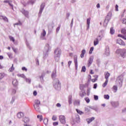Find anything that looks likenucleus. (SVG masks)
I'll return each mask as SVG.
<instances>
[{"label":"nucleus","instance_id":"38","mask_svg":"<svg viewBox=\"0 0 126 126\" xmlns=\"http://www.w3.org/2000/svg\"><path fill=\"white\" fill-rule=\"evenodd\" d=\"M69 104H71L72 103V96H69L68 98Z\"/></svg>","mask_w":126,"mask_h":126},{"label":"nucleus","instance_id":"55","mask_svg":"<svg viewBox=\"0 0 126 126\" xmlns=\"http://www.w3.org/2000/svg\"><path fill=\"white\" fill-rule=\"evenodd\" d=\"M15 25L21 26V25H22V23H21L20 21H19L18 23H16V24H15Z\"/></svg>","mask_w":126,"mask_h":126},{"label":"nucleus","instance_id":"22","mask_svg":"<svg viewBox=\"0 0 126 126\" xmlns=\"http://www.w3.org/2000/svg\"><path fill=\"white\" fill-rule=\"evenodd\" d=\"M0 19H3V20H4V21H6L7 22L8 21V19H7V18L5 16H0Z\"/></svg>","mask_w":126,"mask_h":126},{"label":"nucleus","instance_id":"44","mask_svg":"<svg viewBox=\"0 0 126 126\" xmlns=\"http://www.w3.org/2000/svg\"><path fill=\"white\" fill-rule=\"evenodd\" d=\"M76 111L78 113V114H79V115H82V114H83V112H82V111L78 109H76Z\"/></svg>","mask_w":126,"mask_h":126},{"label":"nucleus","instance_id":"10","mask_svg":"<svg viewBox=\"0 0 126 126\" xmlns=\"http://www.w3.org/2000/svg\"><path fill=\"white\" fill-rule=\"evenodd\" d=\"M121 55L122 56V58H125V56L126 55V50L125 49L121 50Z\"/></svg>","mask_w":126,"mask_h":126},{"label":"nucleus","instance_id":"48","mask_svg":"<svg viewBox=\"0 0 126 126\" xmlns=\"http://www.w3.org/2000/svg\"><path fill=\"white\" fill-rule=\"evenodd\" d=\"M104 99H109L110 96L108 94H105L104 95Z\"/></svg>","mask_w":126,"mask_h":126},{"label":"nucleus","instance_id":"18","mask_svg":"<svg viewBox=\"0 0 126 126\" xmlns=\"http://www.w3.org/2000/svg\"><path fill=\"white\" fill-rule=\"evenodd\" d=\"M34 103L35 104L33 105V106H39L40 104V100L36 99L34 101Z\"/></svg>","mask_w":126,"mask_h":126},{"label":"nucleus","instance_id":"26","mask_svg":"<svg viewBox=\"0 0 126 126\" xmlns=\"http://www.w3.org/2000/svg\"><path fill=\"white\" fill-rule=\"evenodd\" d=\"M25 79L27 83H28V84H31V79L27 78L26 77V78Z\"/></svg>","mask_w":126,"mask_h":126},{"label":"nucleus","instance_id":"16","mask_svg":"<svg viewBox=\"0 0 126 126\" xmlns=\"http://www.w3.org/2000/svg\"><path fill=\"white\" fill-rule=\"evenodd\" d=\"M99 44V39L98 38H95L94 41V46H97Z\"/></svg>","mask_w":126,"mask_h":126},{"label":"nucleus","instance_id":"34","mask_svg":"<svg viewBox=\"0 0 126 126\" xmlns=\"http://www.w3.org/2000/svg\"><path fill=\"white\" fill-rule=\"evenodd\" d=\"M110 34H111V35L115 34V30H114V28H111L110 29Z\"/></svg>","mask_w":126,"mask_h":126},{"label":"nucleus","instance_id":"32","mask_svg":"<svg viewBox=\"0 0 126 126\" xmlns=\"http://www.w3.org/2000/svg\"><path fill=\"white\" fill-rule=\"evenodd\" d=\"M108 82H109V80H106L105 82L103 84L102 87H106V86H107V84H108Z\"/></svg>","mask_w":126,"mask_h":126},{"label":"nucleus","instance_id":"54","mask_svg":"<svg viewBox=\"0 0 126 126\" xmlns=\"http://www.w3.org/2000/svg\"><path fill=\"white\" fill-rule=\"evenodd\" d=\"M115 10L116 11H119V5L118 4H116L115 6Z\"/></svg>","mask_w":126,"mask_h":126},{"label":"nucleus","instance_id":"31","mask_svg":"<svg viewBox=\"0 0 126 126\" xmlns=\"http://www.w3.org/2000/svg\"><path fill=\"white\" fill-rule=\"evenodd\" d=\"M48 122H49V120H48L47 118H45L43 120V123H44V125H45V126L48 125Z\"/></svg>","mask_w":126,"mask_h":126},{"label":"nucleus","instance_id":"37","mask_svg":"<svg viewBox=\"0 0 126 126\" xmlns=\"http://www.w3.org/2000/svg\"><path fill=\"white\" fill-rule=\"evenodd\" d=\"M13 70H14V67H13V64H12L11 67H10L9 69V71H10V72H12V71H13Z\"/></svg>","mask_w":126,"mask_h":126},{"label":"nucleus","instance_id":"63","mask_svg":"<svg viewBox=\"0 0 126 126\" xmlns=\"http://www.w3.org/2000/svg\"><path fill=\"white\" fill-rule=\"evenodd\" d=\"M36 64H37V65H39V60L38 59H36Z\"/></svg>","mask_w":126,"mask_h":126},{"label":"nucleus","instance_id":"23","mask_svg":"<svg viewBox=\"0 0 126 126\" xmlns=\"http://www.w3.org/2000/svg\"><path fill=\"white\" fill-rule=\"evenodd\" d=\"M85 53H86V51L85 50V49H84L82 51L81 54L80 55L81 58H82L84 57V55H85Z\"/></svg>","mask_w":126,"mask_h":126},{"label":"nucleus","instance_id":"51","mask_svg":"<svg viewBox=\"0 0 126 126\" xmlns=\"http://www.w3.org/2000/svg\"><path fill=\"white\" fill-rule=\"evenodd\" d=\"M12 1H10L8 3L9 5H10V6H11L12 7V9L13 10V5H12V4H11Z\"/></svg>","mask_w":126,"mask_h":126},{"label":"nucleus","instance_id":"5","mask_svg":"<svg viewBox=\"0 0 126 126\" xmlns=\"http://www.w3.org/2000/svg\"><path fill=\"white\" fill-rule=\"evenodd\" d=\"M21 12H22V13H23L27 18H29V12H28V11H26L24 10V9H22L21 10Z\"/></svg>","mask_w":126,"mask_h":126},{"label":"nucleus","instance_id":"49","mask_svg":"<svg viewBox=\"0 0 126 126\" xmlns=\"http://www.w3.org/2000/svg\"><path fill=\"white\" fill-rule=\"evenodd\" d=\"M85 100L87 102V103H89V102H90V99L88 97H85Z\"/></svg>","mask_w":126,"mask_h":126},{"label":"nucleus","instance_id":"56","mask_svg":"<svg viewBox=\"0 0 126 126\" xmlns=\"http://www.w3.org/2000/svg\"><path fill=\"white\" fill-rule=\"evenodd\" d=\"M87 95L89 96L90 95V89H88L87 91Z\"/></svg>","mask_w":126,"mask_h":126},{"label":"nucleus","instance_id":"39","mask_svg":"<svg viewBox=\"0 0 126 126\" xmlns=\"http://www.w3.org/2000/svg\"><path fill=\"white\" fill-rule=\"evenodd\" d=\"M9 39H10V41H12L13 43H14V42L15 41V40L14 39V37L11 36H9Z\"/></svg>","mask_w":126,"mask_h":126},{"label":"nucleus","instance_id":"52","mask_svg":"<svg viewBox=\"0 0 126 126\" xmlns=\"http://www.w3.org/2000/svg\"><path fill=\"white\" fill-rule=\"evenodd\" d=\"M12 50L14 52V53H15V54L17 53V51H18L17 48H14V47H12Z\"/></svg>","mask_w":126,"mask_h":126},{"label":"nucleus","instance_id":"25","mask_svg":"<svg viewBox=\"0 0 126 126\" xmlns=\"http://www.w3.org/2000/svg\"><path fill=\"white\" fill-rule=\"evenodd\" d=\"M23 122H24L25 124H26V123H29V118H28V117H24Z\"/></svg>","mask_w":126,"mask_h":126},{"label":"nucleus","instance_id":"50","mask_svg":"<svg viewBox=\"0 0 126 126\" xmlns=\"http://www.w3.org/2000/svg\"><path fill=\"white\" fill-rule=\"evenodd\" d=\"M84 87H85L84 85H80V89L81 90H83V89H84Z\"/></svg>","mask_w":126,"mask_h":126},{"label":"nucleus","instance_id":"7","mask_svg":"<svg viewBox=\"0 0 126 126\" xmlns=\"http://www.w3.org/2000/svg\"><path fill=\"white\" fill-rule=\"evenodd\" d=\"M116 42L117 44H119V45H122V46H126V43H125V42H124V41H123L120 38L118 39Z\"/></svg>","mask_w":126,"mask_h":126},{"label":"nucleus","instance_id":"40","mask_svg":"<svg viewBox=\"0 0 126 126\" xmlns=\"http://www.w3.org/2000/svg\"><path fill=\"white\" fill-rule=\"evenodd\" d=\"M81 71L82 72H85L86 71V67L85 66H84L82 67Z\"/></svg>","mask_w":126,"mask_h":126},{"label":"nucleus","instance_id":"19","mask_svg":"<svg viewBox=\"0 0 126 126\" xmlns=\"http://www.w3.org/2000/svg\"><path fill=\"white\" fill-rule=\"evenodd\" d=\"M59 121L61 123V124H63V116L60 115L59 116Z\"/></svg>","mask_w":126,"mask_h":126},{"label":"nucleus","instance_id":"8","mask_svg":"<svg viewBox=\"0 0 126 126\" xmlns=\"http://www.w3.org/2000/svg\"><path fill=\"white\" fill-rule=\"evenodd\" d=\"M17 117L18 119H22V118L24 117V113H23V112H19L17 114Z\"/></svg>","mask_w":126,"mask_h":126},{"label":"nucleus","instance_id":"47","mask_svg":"<svg viewBox=\"0 0 126 126\" xmlns=\"http://www.w3.org/2000/svg\"><path fill=\"white\" fill-rule=\"evenodd\" d=\"M4 77V73H0V79H2Z\"/></svg>","mask_w":126,"mask_h":126},{"label":"nucleus","instance_id":"59","mask_svg":"<svg viewBox=\"0 0 126 126\" xmlns=\"http://www.w3.org/2000/svg\"><path fill=\"white\" fill-rule=\"evenodd\" d=\"M15 100V97H13L12 98V100L11 101V104H13V103L14 102Z\"/></svg>","mask_w":126,"mask_h":126},{"label":"nucleus","instance_id":"14","mask_svg":"<svg viewBox=\"0 0 126 126\" xmlns=\"http://www.w3.org/2000/svg\"><path fill=\"white\" fill-rule=\"evenodd\" d=\"M12 84L14 86H17L18 85V82L16 79H14L12 81Z\"/></svg>","mask_w":126,"mask_h":126},{"label":"nucleus","instance_id":"35","mask_svg":"<svg viewBox=\"0 0 126 126\" xmlns=\"http://www.w3.org/2000/svg\"><path fill=\"white\" fill-rule=\"evenodd\" d=\"M94 76L95 77V78L92 79V82H95L97 80V78H98V76L97 75H95Z\"/></svg>","mask_w":126,"mask_h":126},{"label":"nucleus","instance_id":"45","mask_svg":"<svg viewBox=\"0 0 126 126\" xmlns=\"http://www.w3.org/2000/svg\"><path fill=\"white\" fill-rule=\"evenodd\" d=\"M57 115H53L52 116V120H53V121H57Z\"/></svg>","mask_w":126,"mask_h":126},{"label":"nucleus","instance_id":"30","mask_svg":"<svg viewBox=\"0 0 126 126\" xmlns=\"http://www.w3.org/2000/svg\"><path fill=\"white\" fill-rule=\"evenodd\" d=\"M17 75L19 77H22V78H24V79L26 78V76L23 74H18Z\"/></svg>","mask_w":126,"mask_h":126},{"label":"nucleus","instance_id":"24","mask_svg":"<svg viewBox=\"0 0 126 126\" xmlns=\"http://www.w3.org/2000/svg\"><path fill=\"white\" fill-rule=\"evenodd\" d=\"M79 95L81 98H83V97L86 95V93L81 91V93H80Z\"/></svg>","mask_w":126,"mask_h":126},{"label":"nucleus","instance_id":"4","mask_svg":"<svg viewBox=\"0 0 126 126\" xmlns=\"http://www.w3.org/2000/svg\"><path fill=\"white\" fill-rule=\"evenodd\" d=\"M112 15H113V14L111 12H109L107 15L106 16L105 19L104 20V23L106 24V25L109 23V21L111 20V17H112Z\"/></svg>","mask_w":126,"mask_h":126},{"label":"nucleus","instance_id":"61","mask_svg":"<svg viewBox=\"0 0 126 126\" xmlns=\"http://www.w3.org/2000/svg\"><path fill=\"white\" fill-rule=\"evenodd\" d=\"M94 99L95 100H98V96L97 95H94Z\"/></svg>","mask_w":126,"mask_h":126},{"label":"nucleus","instance_id":"53","mask_svg":"<svg viewBox=\"0 0 126 126\" xmlns=\"http://www.w3.org/2000/svg\"><path fill=\"white\" fill-rule=\"evenodd\" d=\"M8 56L9 57V59H12V54L11 53H7Z\"/></svg>","mask_w":126,"mask_h":126},{"label":"nucleus","instance_id":"9","mask_svg":"<svg viewBox=\"0 0 126 126\" xmlns=\"http://www.w3.org/2000/svg\"><path fill=\"white\" fill-rule=\"evenodd\" d=\"M51 77L53 79H55L57 77V70L56 69L53 71Z\"/></svg>","mask_w":126,"mask_h":126},{"label":"nucleus","instance_id":"43","mask_svg":"<svg viewBox=\"0 0 126 126\" xmlns=\"http://www.w3.org/2000/svg\"><path fill=\"white\" fill-rule=\"evenodd\" d=\"M44 76H45V73H42L41 75L39 77L40 80H43Z\"/></svg>","mask_w":126,"mask_h":126},{"label":"nucleus","instance_id":"15","mask_svg":"<svg viewBox=\"0 0 126 126\" xmlns=\"http://www.w3.org/2000/svg\"><path fill=\"white\" fill-rule=\"evenodd\" d=\"M74 63H75V67L76 69H77V57L74 58Z\"/></svg>","mask_w":126,"mask_h":126},{"label":"nucleus","instance_id":"28","mask_svg":"<svg viewBox=\"0 0 126 126\" xmlns=\"http://www.w3.org/2000/svg\"><path fill=\"white\" fill-rule=\"evenodd\" d=\"M124 78V76L121 75L117 78V80H120L121 81H123V79Z\"/></svg>","mask_w":126,"mask_h":126},{"label":"nucleus","instance_id":"29","mask_svg":"<svg viewBox=\"0 0 126 126\" xmlns=\"http://www.w3.org/2000/svg\"><path fill=\"white\" fill-rule=\"evenodd\" d=\"M114 92L116 93L118 91V87L117 86H114L112 88Z\"/></svg>","mask_w":126,"mask_h":126},{"label":"nucleus","instance_id":"13","mask_svg":"<svg viewBox=\"0 0 126 126\" xmlns=\"http://www.w3.org/2000/svg\"><path fill=\"white\" fill-rule=\"evenodd\" d=\"M92 63H93V58H92V57H90L88 60L89 66H90V65L92 64Z\"/></svg>","mask_w":126,"mask_h":126},{"label":"nucleus","instance_id":"20","mask_svg":"<svg viewBox=\"0 0 126 126\" xmlns=\"http://www.w3.org/2000/svg\"><path fill=\"white\" fill-rule=\"evenodd\" d=\"M33 107L36 112H40V106L39 105H33Z\"/></svg>","mask_w":126,"mask_h":126},{"label":"nucleus","instance_id":"36","mask_svg":"<svg viewBox=\"0 0 126 126\" xmlns=\"http://www.w3.org/2000/svg\"><path fill=\"white\" fill-rule=\"evenodd\" d=\"M26 45L27 46V48H28L29 50H32V47H31V46H30V44L28 42H26Z\"/></svg>","mask_w":126,"mask_h":126},{"label":"nucleus","instance_id":"33","mask_svg":"<svg viewBox=\"0 0 126 126\" xmlns=\"http://www.w3.org/2000/svg\"><path fill=\"white\" fill-rule=\"evenodd\" d=\"M37 119H39V121L40 122H42V121H43V116H42V115H37Z\"/></svg>","mask_w":126,"mask_h":126},{"label":"nucleus","instance_id":"57","mask_svg":"<svg viewBox=\"0 0 126 126\" xmlns=\"http://www.w3.org/2000/svg\"><path fill=\"white\" fill-rule=\"evenodd\" d=\"M30 2L32 4H34V3H35V0H30Z\"/></svg>","mask_w":126,"mask_h":126},{"label":"nucleus","instance_id":"62","mask_svg":"<svg viewBox=\"0 0 126 126\" xmlns=\"http://www.w3.org/2000/svg\"><path fill=\"white\" fill-rule=\"evenodd\" d=\"M33 94L34 96H37V92L36 91H34L33 92Z\"/></svg>","mask_w":126,"mask_h":126},{"label":"nucleus","instance_id":"3","mask_svg":"<svg viewBox=\"0 0 126 126\" xmlns=\"http://www.w3.org/2000/svg\"><path fill=\"white\" fill-rule=\"evenodd\" d=\"M55 54V59L57 62L59 61L60 59V57H61V55H62V50L61 49L58 48L56 49H55L54 51Z\"/></svg>","mask_w":126,"mask_h":126},{"label":"nucleus","instance_id":"42","mask_svg":"<svg viewBox=\"0 0 126 126\" xmlns=\"http://www.w3.org/2000/svg\"><path fill=\"white\" fill-rule=\"evenodd\" d=\"M93 51H94V47H92L90 48V51H89V54H92V52H93Z\"/></svg>","mask_w":126,"mask_h":126},{"label":"nucleus","instance_id":"58","mask_svg":"<svg viewBox=\"0 0 126 126\" xmlns=\"http://www.w3.org/2000/svg\"><path fill=\"white\" fill-rule=\"evenodd\" d=\"M53 126H58L59 125V122H54L53 124Z\"/></svg>","mask_w":126,"mask_h":126},{"label":"nucleus","instance_id":"12","mask_svg":"<svg viewBox=\"0 0 126 126\" xmlns=\"http://www.w3.org/2000/svg\"><path fill=\"white\" fill-rule=\"evenodd\" d=\"M94 120H95V118L92 117L91 118L87 119L86 120V121H87L88 124H90V123H91V122H93V121H94Z\"/></svg>","mask_w":126,"mask_h":126},{"label":"nucleus","instance_id":"6","mask_svg":"<svg viewBox=\"0 0 126 126\" xmlns=\"http://www.w3.org/2000/svg\"><path fill=\"white\" fill-rule=\"evenodd\" d=\"M45 8V3H43L41 4L40 6V9L39 12V15L41 16L42 14V12H43V10H44V8Z\"/></svg>","mask_w":126,"mask_h":126},{"label":"nucleus","instance_id":"46","mask_svg":"<svg viewBox=\"0 0 126 126\" xmlns=\"http://www.w3.org/2000/svg\"><path fill=\"white\" fill-rule=\"evenodd\" d=\"M12 94H15L16 93V90L14 89H12L11 90Z\"/></svg>","mask_w":126,"mask_h":126},{"label":"nucleus","instance_id":"2","mask_svg":"<svg viewBox=\"0 0 126 126\" xmlns=\"http://www.w3.org/2000/svg\"><path fill=\"white\" fill-rule=\"evenodd\" d=\"M53 86L56 90H61V83L59 79H55L54 80Z\"/></svg>","mask_w":126,"mask_h":126},{"label":"nucleus","instance_id":"11","mask_svg":"<svg viewBox=\"0 0 126 126\" xmlns=\"http://www.w3.org/2000/svg\"><path fill=\"white\" fill-rule=\"evenodd\" d=\"M46 31H45V30H43L42 32L41 33V36H40L41 39H42V40L44 39V37L46 36Z\"/></svg>","mask_w":126,"mask_h":126},{"label":"nucleus","instance_id":"41","mask_svg":"<svg viewBox=\"0 0 126 126\" xmlns=\"http://www.w3.org/2000/svg\"><path fill=\"white\" fill-rule=\"evenodd\" d=\"M118 37L120 38H123L124 40H126V38L125 37V35H123L122 34H118Z\"/></svg>","mask_w":126,"mask_h":126},{"label":"nucleus","instance_id":"27","mask_svg":"<svg viewBox=\"0 0 126 126\" xmlns=\"http://www.w3.org/2000/svg\"><path fill=\"white\" fill-rule=\"evenodd\" d=\"M90 20H91V18L87 19V25H88V28H89V26L90 25Z\"/></svg>","mask_w":126,"mask_h":126},{"label":"nucleus","instance_id":"21","mask_svg":"<svg viewBox=\"0 0 126 126\" xmlns=\"http://www.w3.org/2000/svg\"><path fill=\"white\" fill-rule=\"evenodd\" d=\"M80 104V101H79V100H76L74 102V105L75 106H79Z\"/></svg>","mask_w":126,"mask_h":126},{"label":"nucleus","instance_id":"17","mask_svg":"<svg viewBox=\"0 0 126 126\" xmlns=\"http://www.w3.org/2000/svg\"><path fill=\"white\" fill-rule=\"evenodd\" d=\"M110 73L107 72L105 74V78L106 80H109V77H110Z\"/></svg>","mask_w":126,"mask_h":126},{"label":"nucleus","instance_id":"64","mask_svg":"<svg viewBox=\"0 0 126 126\" xmlns=\"http://www.w3.org/2000/svg\"><path fill=\"white\" fill-rule=\"evenodd\" d=\"M71 61H69L68 62V66H70V64H71Z\"/></svg>","mask_w":126,"mask_h":126},{"label":"nucleus","instance_id":"1","mask_svg":"<svg viewBox=\"0 0 126 126\" xmlns=\"http://www.w3.org/2000/svg\"><path fill=\"white\" fill-rule=\"evenodd\" d=\"M51 49L52 46H51V45L49 44L48 43L46 44L43 51L44 59H46V58L48 57V55H49V52H51Z\"/></svg>","mask_w":126,"mask_h":126},{"label":"nucleus","instance_id":"60","mask_svg":"<svg viewBox=\"0 0 126 126\" xmlns=\"http://www.w3.org/2000/svg\"><path fill=\"white\" fill-rule=\"evenodd\" d=\"M22 70H24L25 71H27V68H26V67H23L22 68Z\"/></svg>","mask_w":126,"mask_h":126}]
</instances>
